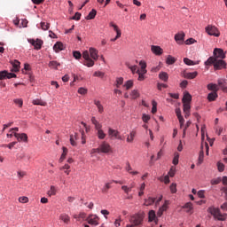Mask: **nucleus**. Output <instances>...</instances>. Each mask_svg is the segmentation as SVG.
<instances>
[{
	"instance_id": "1",
	"label": "nucleus",
	"mask_w": 227,
	"mask_h": 227,
	"mask_svg": "<svg viewBox=\"0 0 227 227\" xmlns=\"http://www.w3.org/2000/svg\"><path fill=\"white\" fill-rule=\"evenodd\" d=\"M82 58L85 59L83 65L89 68H91V67H94L95 61L98 60V50L95 48H90L89 51H83Z\"/></svg>"
},
{
	"instance_id": "2",
	"label": "nucleus",
	"mask_w": 227,
	"mask_h": 227,
	"mask_svg": "<svg viewBox=\"0 0 227 227\" xmlns=\"http://www.w3.org/2000/svg\"><path fill=\"white\" fill-rule=\"evenodd\" d=\"M145 221V215L141 213H137L129 217V223L135 227H139L143 224Z\"/></svg>"
},
{
	"instance_id": "3",
	"label": "nucleus",
	"mask_w": 227,
	"mask_h": 227,
	"mask_svg": "<svg viewBox=\"0 0 227 227\" xmlns=\"http://www.w3.org/2000/svg\"><path fill=\"white\" fill-rule=\"evenodd\" d=\"M207 212L214 215L215 219H218V221H226V214H221V210L215 207H208Z\"/></svg>"
},
{
	"instance_id": "4",
	"label": "nucleus",
	"mask_w": 227,
	"mask_h": 227,
	"mask_svg": "<svg viewBox=\"0 0 227 227\" xmlns=\"http://www.w3.org/2000/svg\"><path fill=\"white\" fill-rule=\"evenodd\" d=\"M206 32L207 33V35H209L210 36H216L219 37L221 36V32H219V29L216 28L215 26L213 25H208L206 27Z\"/></svg>"
},
{
	"instance_id": "5",
	"label": "nucleus",
	"mask_w": 227,
	"mask_h": 227,
	"mask_svg": "<svg viewBox=\"0 0 227 227\" xmlns=\"http://www.w3.org/2000/svg\"><path fill=\"white\" fill-rule=\"evenodd\" d=\"M108 136L110 139H119V141L123 139L120 134V131L114 129L113 128H108Z\"/></svg>"
},
{
	"instance_id": "6",
	"label": "nucleus",
	"mask_w": 227,
	"mask_h": 227,
	"mask_svg": "<svg viewBox=\"0 0 227 227\" xmlns=\"http://www.w3.org/2000/svg\"><path fill=\"white\" fill-rule=\"evenodd\" d=\"M214 59H224L226 58V53H224V51L220 48H215L214 50Z\"/></svg>"
},
{
	"instance_id": "7",
	"label": "nucleus",
	"mask_w": 227,
	"mask_h": 227,
	"mask_svg": "<svg viewBox=\"0 0 227 227\" xmlns=\"http://www.w3.org/2000/svg\"><path fill=\"white\" fill-rule=\"evenodd\" d=\"M227 63L226 61L219 59H215L214 69L215 70H223V68H226Z\"/></svg>"
},
{
	"instance_id": "8",
	"label": "nucleus",
	"mask_w": 227,
	"mask_h": 227,
	"mask_svg": "<svg viewBox=\"0 0 227 227\" xmlns=\"http://www.w3.org/2000/svg\"><path fill=\"white\" fill-rule=\"evenodd\" d=\"M101 153H110L112 152L111 145L107 142H102L99 145Z\"/></svg>"
},
{
	"instance_id": "9",
	"label": "nucleus",
	"mask_w": 227,
	"mask_h": 227,
	"mask_svg": "<svg viewBox=\"0 0 227 227\" xmlns=\"http://www.w3.org/2000/svg\"><path fill=\"white\" fill-rule=\"evenodd\" d=\"M175 40L178 45H183L185 40V33L181 32L175 35Z\"/></svg>"
},
{
	"instance_id": "10",
	"label": "nucleus",
	"mask_w": 227,
	"mask_h": 227,
	"mask_svg": "<svg viewBox=\"0 0 227 227\" xmlns=\"http://www.w3.org/2000/svg\"><path fill=\"white\" fill-rule=\"evenodd\" d=\"M87 221L89 224H94L95 226H97L98 224V221H100V218H98L97 215H90L87 218Z\"/></svg>"
},
{
	"instance_id": "11",
	"label": "nucleus",
	"mask_w": 227,
	"mask_h": 227,
	"mask_svg": "<svg viewBox=\"0 0 227 227\" xmlns=\"http://www.w3.org/2000/svg\"><path fill=\"white\" fill-rule=\"evenodd\" d=\"M168 205H169V200H165L164 204L162 207H160L157 212L158 217H161L162 214L168 210Z\"/></svg>"
},
{
	"instance_id": "12",
	"label": "nucleus",
	"mask_w": 227,
	"mask_h": 227,
	"mask_svg": "<svg viewBox=\"0 0 227 227\" xmlns=\"http://www.w3.org/2000/svg\"><path fill=\"white\" fill-rule=\"evenodd\" d=\"M151 51L156 56H162V53L164 52V50H162L160 46H155V45L151 46Z\"/></svg>"
},
{
	"instance_id": "13",
	"label": "nucleus",
	"mask_w": 227,
	"mask_h": 227,
	"mask_svg": "<svg viewBox=\"0 0 227 227\" xmlns=\"http://www.w3.org/2000/svg\"><path fill=\"white\" fill-rule=\"evenodd\" d=\"M14 137L18 141H23V143H27V134L26 133H14Z\"/></svg>"
},
{
	"instance_id": "14",
	"label": "nucleus",
	"mask_w": 227,
	"mask_h": 227,
	"mask_svg": "<svg viewBox=\"0 0 227 227\" xmlns=\"http://www.w3.org/2000/svg\"><path fill=\"white\" fill-rule=\"evenodd\" d=\"M77 139H79V134L70 135V144L72 146H77Z\"/></svg>"
},
{
	"instance_id": "15",
	"label": "nucleus",
	"mask_w": 227,
	"mask_h": 227,
	"mask_svg": "<svg viewBox=\"0 0 227 227\" xmlns=\"http://www.w3.org/2000/svg\"><path fill=\"white\" fill-rule=\"evenodd\" d=\"M64 50H65V46L61 42H57L53 46V51H55V52H60V51H64Z\"/></svg>"
},
{
	"instance_id": "16",
	"label": "nucleus",
	"mask_w": 227,
	"mask_h": 227,
	"mask_svg": "<svg viewBox=\"0 0 227 227\" xmlns=\"http://www.w3.org/2000/svg\"><path fill=\"white\" fill-rule=\"evenodd\" d=\"M31 43L34 45L35 49L40 51V49H42V45H43V41L36 39V41L33 40Z\"/></svg>"
},
{
	"instance_id": "17",
	"label": "nucleus",
	"mask_w": 227,
	"mask_h": 227,
	"mask_svg": "<svg viewBox=\"0 0 227 227\" xmlns=\"http://www.w3.org/2000/svg\"><path fill=\"white\" fill-rule=\"evenodd\" d=\"M136 130H132L129 132V135H127L126 141L127 143H134V138L136 137Z\"/></svg>"
},
{
	"instance_id": "18",
	"label": "nucleus",
	"mask_w": 227,
	"mask_h": 227,
	"mask_svg": "<svg viewBox=\"0 0 227 227\" xmlns=\"http://www.w3.org/2000/svg\"><path fill=\"white\" fill-rule=\"evenodd\" d=\"M12 72H19V70H20V62L19 60L12 61Z\"/></svg>"
},
{
	"instance_id": "19",
	"label": "nucleus",
	"mask_w": 227,
	"mask_h": 227,
	"mask_svg": "<svg viewBox=\"0 0 227 227\" xmlns=\"http://www.w3.org/2000/svg\"><path fill=\"white\" fill-rule=\"evenodd\" d=\"M192 100V96L189 92L185 93L183 98V104H191Z\"/></svg>"
},
{
	"instance_id": "20",
	"label": "nucleus",
	"mask_w": 227,
	"mask_h": 227,
	"mask_svg": "<svg viewBox=\"0 0 227 227\" xmlns=\"http://www.w3.org/2000/svg\"><path fill=\"white\" fill-rule=\"evenodd\" d=\"M94 104L96 105V107L98 108V111L100 114L104 113V106H102V103H100L99 100L95 99Z\"/></svg>"
},
{
	"instance_id": "21",
	"label": "nucleus",
	"mask_w": 227,
	"mask_h": 227,
	"mask_svg": "<svg viewBox=\"0 0 227 227\" xmlns=\"http://www.w3.org/2000/svg\"><path fill=\"white\" fill-rule=\"evenodd\" d=\"M184 65H187L188 67H192L194 65H200V61L194 62L188 58L184 59Z\"/></svg>"
},
{
	"instance_id": "22",
	"label": "nucleus",
	"mask_w": 227,
	"mask_h": 227,
	"mask_svg": "<svg viewBox=\"0 0 227 227\" xmlns=\"http://www.w3.org/2000/svg\"><path fill=\"white\" fill-rule=\"evenodd\" d=\"M184 77L185 79H196L198 77V72H193V73H184Z\"/></svg>"
},
{
	"instance_id": "23",
	"label": "nucleus",
	"mask_w": 227,
	"mask_h": 227,
	"mask_svg": "<svg viewBox=\"0 0 227 227\" xmlns=\"http://www.w3.org/2000/svg\"><path fill=\"white\" fill-rule=\"evenodd\" d=\"M159 78L160 81H163L164 82H168V79H169V75L166 72H161L159 74Z\"/></svg>"
},
{
	"instance_id": "24",
	"label": "nucleus",
	"mask_w": 227,
	"mask_h": 227,
	"mask_svg": "<svg viewBox=\"0 0 227 227\" xmlns=\"http://www.w3.org/2000/svg\"><path fill=\"white\" fill-rule=\"evenodd\" d=\"M207 90H209V91H213V93H217L219 88L217 87L216 84L209 83L207 84Z\"/></svg>"
},
{
	"instance_id": "25",
	"label": "nucleus",
	"mask_w": 227,
	"mask_h": 227,
	"mask_svg": "<svg viewBox=\"0 0 227 227\" xmlns=\"http://www.w3.org/2000/svg\"><path fill=\"white\" fill-rule=\"evenodd\" d=\"M167 65H175L176 63V59L171 55H168L166 59Z\"/></svg>"
},
{
	"instance_id": "26",
	"label": "nucleus",
	"mask_w": 227,
	"mask_h": 227,
	"mask_svg": "<svg viewBox=\"0 0 227 227\" xmlns=\"http://www.w3.org/2000/svg\"><path fill=\"white\" fill-rule=\"evenodd\" d=\"M32 104L34 106H43V107H45V106H47V103L42 99H34L32 101Z\"/></svg>"
},
{
	"instance_id": "27",
	"label": "nucleus",
	"mask_w": 227,
	"mask_h": 227,
	"mask_svg": "<svg viewBox=\"0 0 227 227\" xmlns=\"http://www.w3.org/2000/svg\"><path fill=\"white\" fill-rule=\"evenodd\" d=\"M63 153L59 160V162H63L67 157V153H68V149L67 147H62Z\"/></svg>"
},
{
	"instance_id": "28",
	"label": "nucleus",
	"mask_w": 227,
	"mask_h": 227,
	"mask_svg": "<svg viewBox=\"0 0 227 227\" xmlns=\"http://www.w3.org/2000/svg\"><path fill=\"white\" fill-rule=\"evenodd\" d=\"M95 17H97V10L92 9L89 15L86 17V20H92V19H95Z\"/></svg>"
},
{
	"instance_id": "29",
	"label": "nucleus",
	"mask_w": 227,
	"mask_h": 227,
	"mask_svg": "<svg viewBox=\"0 0 227 227\" xmlns=\"http://www.w3.org/2000/svg\"><path fill=\"white\" fill-rule=\"evenodd\" d=\"M97 132V136L98 137V139H106V134L104 133V130L102 129V128H99L98 129H96Z\"/></svg>"
},
{
	"instance_id": "30",
	"label": "nucleus",
	"mask_w": 227,
	"mask_h": 227,
	"mask_svg": "<svg viewBox=\"0 0 227 227\" xmlns=\"http://www.w3.org/2000/svg\"><path fill=\"white\" fill-rule=\"evenodd\" d=\"M155 217H157V215H155V212L153 210H150L148 213L149 223L155 221Z\"/></svg>"
},
{
	"instance_id": "31",
	"label": "nucleus",
	"mask_w": 227,
	"mask_h": 227,
	"mask_svg": "<svg viewBox=\"0 0 227 227\" xmlns=\"http://www.w3.org/2000/svg\"><path fill=\"white\" fill-rule=\"evenodd\" d=\"M91 123L94 124L96 130L102 129V124H100V122H98L95 117L91 118Z\"/></svg>"
},
{
	"instance_id": "32",
	"label": "nucleus",
	"mask_w": 227,
	"mask_h": 227,
	"mask_svg": "<svg viewBox=\"0 0 227 227\" xmlns=\"http://www.w3.org/2000/svg\"><path fill=\"white\" fill-rule=\"evenodd\" d=\"M215 59L214 57H209L207 60L205 62L206 67H210L213 65L215 67Z\"/></svg>"
},
{
	"instance_id": "33",
	"label": "nucleus",
	"mask_w": 227,
	"mask_h": 227,
	"mask_svg": "<svg viewBox=\"0 0 227 227\" xmlns=\"http://www.w3.org/2000/svg\"><path fill=\"white\" fill-rule=\"evenodd\" d=\"M63 223H66V224H68L70 223V216L67 214H62L59 217Z\"/></svg>"
},
{
	"instance_id": "34",
	"label": "nucleus",
	"mask_w": 227,
	"mask_h": 227,
	"mask_svg": "<svg viewBox=\"0 0 227 227\" xmlns=\"http://www.w3.org/2000/svg\"><path fill=\"white\" fill-rule=\"evenodd\" d=\"M50 68L58 69V67H61V64L56 60L50 61L49 63Z\"/></svg>"
},
{
	"instance_id": "35",
	"label": "nucleus",
	"mask_w": 227,
	"mask_h": 227,
	"mask_svg": "<svg viewBox=\"0 0 227 227\" xmlns=\"http://www.w3.org/2000/svg\"><path fill=\"white\" fill-rule=\"evenodd\" d=\"M217 98V92H211L207 95V100L209 102H214Z\"/></svg>"
},
{
	"instance_id": "36",
	"label": "nucleus",
	"mask_w": 227,
	"mask_h": 227,
	"mask_svg": "<svg viewBox=\"0 0 227 227\" xmlns=\"http://www.w3.org/2000/svg\"><path fill=\"white\" fill-rule=\"evenodd\" d=\"M205 157V152H203V145H201V150L199 154V164H203V159Z\"/></svg>"
},
{
	"instance_id": "37",
	"label": "nucleus",
	"mask_w": 227,
	"mask_h": 227,
	"mask_svg": "<svg viewBox=\"0 0 227 227\" xmlns=\"http://www.w3.org/2000/svg\"><path fill=\"white\" fill-rule=\"evenodd\" d=\"M155 203V198L149 197L145 200V205L146 207H150V205H153Z\"/></svg>"
},
{
	"instance_id": "38",
	"label": "nucleus",
	"mask_w": 227,
	"mask_h": 227,
	"mask_svg": "<svg viewBox=\"0 0 227 227\" xmlns=\"http://www.w3.org/2000/svg\"><path fill=\"white\" fill-rule=\"evenodd\" d=\"M130 97L133 100H136V98H139V91L137 90H133L130 93Z\"/></svg>"
},
{
	"instance_id": "39",
	"label": "nucleus",
	"mask_w": 227,
	"mask_h": 227,
	"mask_svg": "<svg viewBox=\"0 0 227 227\" xmlns=\"http://www.w3.org/2000/svg\"><path fill=\"white\" fill-rule=\"evenodd\" d=\"M74 219H76V221H81V219H86V213H80L79 215H74Z\"/></svg>"
},
{
	"instance_id": "40",
	"label": "nucleus",
	"mask_w": 227,
	"mask_h": 227,
	"mask_svg": "<svg viewBox=\"0 0 227 227\" xmlns=\"http://www.w3.org/2000/svg\"><path fill=\"white\" fill-rule=\"evenodd\" d=\"M178 159H180V153H174V159H173V161H172V163L174 164V166H177V164H178Z\"/></svg>"
},
{
	"instance_id": "41",
	"label": "nucleus",
	"mask_w": 227,
	"mask_h": 227,
	"mask_svg": "<svg viewBox=\"0 0 227 227\" xmlns=\"http://www.w3.org/2000/svg\"><path fill=\"white\" fill-rule=\"evenodd\" d=\"M132 86H134V82L132 80L127 81L124 84V88H126V90H130Z\"/></svg>"
},
{
	"instance_id": "42",
	"label": "nucleus",
	"mask_w": 227,
	"mask_h": 227,
	"mask_svg": "<svg viewBox=\"0 0 227 227\" xmlns=\"http://www.w3.org/2000/svg\"><path fill=\"white\" fill-rule=\"evenodd\" d=\"M48 196H56V187L51 186L50 191L47 192Z\"/></svg>"
},
{
	"instance_id": "43",
	"label": "nucleus",
	"mask_w": 227,
	"mask_h": 227,
	"mask_svg": "<svg viewBox=\"0 0 227 227\" xmlns=\"http://www.w3.org/2000/svg\"><path fill=\"white\" fill-rule=\"evenodd\" d=\"M121 84H123V77L117 78L115 82L116 88H120Z\"/></svg>"
},
{
	"instance_id": "44",
	"label": "nucleus",
	"mask_w": 227,
	"mask_h": 227,
	"mask_svg": "<svg viewBox=\"0 0 227 227\" xmlns=\"http://www.w3.org/2000/svg\"><path fill=\"white\" fill-rule=\"evenodd\" d=\"M41 27L43 31H47V29H49V27H51V24L43 21V22H41Z\"/></svg>"
},
{
	"instance_id": "45",
	"label": "nucleus",
	"mask_w": 227,
	"mask_h": 227,
	"mask_svg": "<svg viewBox=\"0 0 227 227\" xmlns=\"http://www.w3.org/2000/svg\"><path fill=\"white\" fill-rule=\"evenodd\" d=\"M183 208H187L188 210L186 212H191V210H192L194 207H192V204L191 202H187L186 204H184V206L183 207Z\"/></svg>"
},
{
	"instance_id": "46",
	"label": "nucleus",
	"mask_w": 227,
	"mask_h": 227,
	"mask_svg": "<svg viewBox=\"0 0 227 227\" xmlns=\"http://www.w3.org/2000/svg\"><path fill=\"white\" fill-rule=\"evenodd\" d=\"M223 178L221 177H217L216 179H212L211 180V185H217L219 184H221Z\"/></svg>"
},
{
	"instance_id": "47",
	"label": "nucleus",
	"mask_w": 227,
	"mask_h": 227,
	"mask_svg": "<svg viewBox=\"0 0 227 227\" xmlns=\"http://www.w3.org/2000/svg\"><path fill=\"white\" fill-rule=\"evenodd\" d=\"M121 189L124 191L125 194H129V192H132V187H129L127 185H122Z\"/></svg>"
},
{
	"instance_id": "48",
	"label": "nucleus",
	"mask_w": 227,
	"mask_h": 227,
	"mask_svg": "<svg viewBox=\"0 0 227 227\" xmlns=\"http://www.w3.org/2000/svg\"><path fill=\"white\" fill-rule=\"evenodd\" d=\"M217 168H218V171H220V173H223V171H224V164L222 163L221 161H218Z\"/></svg>"
},
{
	"instance_id": "49",
	"label": "nucleus",
	"mask_w": 227,
	"mask_h": 227,
	"mask_svg": "<svg viewBox=\"0 0 227 227\" xmlns=\"http://www.w3.org/2000/svg\"><path fill=\"white\" fill-rule=\"evenodd\" d=\"M73 56L75 59H81V58L82 57L81 51H74Z\"/></svg>"
},
{
	"instance_id": "50",
	"label": "nucleus",
	"mask_w": 227,
	"mask_h": 227,
	"mask_svg": "<svg viewBox=\"0 0 227 227\" xmlns=\"http://www.w3.org/2000/svg\"><path fill=\"white\" fill-rule=\"evenodd\" d=\"M111 189V183H106L105 187L102 189V192H107Z\"/></svg>"
},
{
	"instance_id": "51",
	"label": "nucleus",
	"mask_w": 227,
	"mask_h": 227,
	"mask_svg": "<svg viewBox=\"0 0 227 227\" xmlns=\"http://www.w3.org/2000/svg\"><path fill=\"white\" fill-rule=\"evenodd\" d=\"M128 67L129 68V70H131L132 74H137V66H129Z\"/></svg>"
},
{
	"instance_id": "52",
	"label": "nucleus",
	"mask_w": 227,
	"mask_h": 227,
	"mask_svg": "<svg viewBox=\"0 0 227 227\" xmlns=\"http://www.w3.org/2000/svg\"><path fill=\"white\" fill-rule=\"evenodd\" d=\"M17 160H26V154L25 153H18Z\"/></svg>"
},
{
	"instance_id": "53",
	"label": "nucleus",
	"mask_w": 227,
	"mask_h": 227,
	"mask_svg": "<svg viewBox=\"0 0 227 227\" xmlns=\"http://www.w3.org/2000/svg\"><path fill=\"white\" fill-rule=\"evenodd\" d=\"M184 113L187 112V111H191V104L189 103H184V109H183Z\"/></svg>"
},
{
	"instance_id": "54",
	"label": "nucleus",
	"mask_w": 227,
	"mask_h": 227,
	"mask_svg": "<svg viewBox=\"0 0 227 227\" xmlns=\"http://www.w3.org/2000/svg\"><path fill=\"white\" fill-rule=\"evenodd\" d=\"M192 43H196V40L194 38H189L185 41L186 45H192Z\"/></svg>"
},
{
	"instance_id": "55",
	"label": "nucleus",
	"mask_w": 227,
	"mask_h": 227,
	"mask_svg": "<svg viewBox=\"0 0 227 227\" xmlns=\"http://www.w3.org/2000/svg\"><path fill=\"white\" fill-rule=\"evenodd\" d=\"M6 74H7L5 75L6 79H13V78L17 77V74H13V73H8V71H6Z\"/></svg>"
},
{
	"instance_id": "56",
	"label": "nucleus",
	"mask_w": 227,
	"mask_h": 227,
	"mask_svg": "<svg viewBox=\"0 0 227 227\" xmlns=\"http://www.w3.org/2000/svg\"><path fill=\"white\" fill-rule=\"evenodd\" d=\"M14 104H17L18 106H20V107H22L24 102L22 101V99L20 98H16L13 100Z\"/></svg>"
},
{
	"instance_id": "57",
	"label": "nucleus",
	"mask_w": 227,
	"mask_h": 227,
	"mask_svg": "<svg viewBox=\"0 0 227 227\" xmlns=\"http://www.w3.org/2000/svg\"><path fill=\"white\" fill-rule=\"evenodd\" d=\"M78 93L80 95H86V93H88V90H86L85 88L81 87L80 89H78Z\"/></svg>"
},
{
	"instance_id": "58",
	"label": "nucleus",
	"mask_w": 227,
	"mask_h": 227,
	"mask_svg": "<svg viewBox=\"0 0 227 227\" xmlns=\"http://www.w3.org/2000/svg\"><path fill=\"white\" fill-rule=\"evenodd\" d=\"M19 201L20 203H27L29 201V199L27 197H20Z\"/></svg>"
},
{
	"instance_id": "59",
	"label": "nucleus",
	"mask_w": 227,
	"mask_h": 227,
	"mask_svg": "<svg viewBox=\"0 0 227 227\" xmlns=\"http://www.w3.org/2000/svg\"><path fill=\"white\" fill-rule=\"evenodd\" d=\"M142 120L143 121H145V123H147V121H150V115L144 114L142 116Z\"/></svg>"
},
{
	"instance_id": "60",
	"label": "nucleus",
	"mask_w": 227,
	"mask_h": 227,
	"mask_svg": "<svg viewBox=\"0 0 227 227\" xmlns=\"http://www.w3.org/2000/svg\"><path fill=\"white\" fill-rule=\"evenodd\" d=\"M94 153H102V152L100 151V147L91 149L90 155H93Z\"/></svg>"
},
{
	"instance_id": "61",
	"label": "nucleus",
	"mask_w": 227,
	"mask_h": 227,
	"mask_svg": "<svg viewBox=\"0 0 227 227\" xmlns=\"http://www.w3.org/2000/svg\"><path fill=\"white\" fill-rule=\"evenodd\" d=\"M170 192H172V194L176 193V184H172L170 185Z\"/></svg>"
},
{
	"instance_id": "62",
	"label": "nucleus",
	"mask_w": 227,
	"mask_h": 227,
	"mask_svg": "<svg viewBox=\"0 0 227 227\" xmlns=\"http://www.w3.org/2000/svg\"><path fill=\"white\" fill-rule=\"evenodd\" d=\"M153 114H155L157 113V102L153 101V108H152Z\"/></svg>"
},
{
	"instance_id": "63",
	"label": "nucleus",
	"mask_w": 227,
	"mask_h": 227,
	"mask_svg": "<svg viewBox=\"0 0 227 227\" xmlns=\"http://www.w3.org/2000/svg\"><path fill=\"white\" fill-rule=\"evenodd\" d=\"M81 13L80 12H75L74 16H73L72 20H81Z\"/></svg>"
},
{
	"instance_id": "64",
	"label": "nucleus",
	"mask_w": 227,
	"mask_h": 227,
	"mask_svg": "<svg viewBox=\"0 0 227 227\" xmlns=\"http://www.w3.org/2000/svg\"><path fill=\"white\" fill-rule=\"evenodd\" d=\"M94 77H104V73L100 72V71H97L94 73Z\"/></svg>"
}]
</instances>
